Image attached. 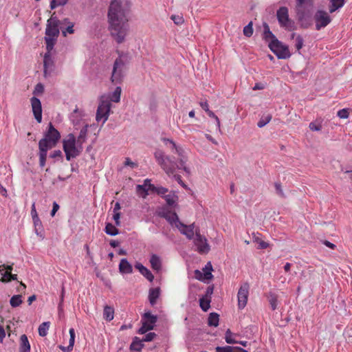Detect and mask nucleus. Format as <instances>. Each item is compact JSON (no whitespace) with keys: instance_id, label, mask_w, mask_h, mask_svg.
<instances>
[{"instance_id":"f257e3e1","label":"nucleus","mask_w":352,"mask_h":352,"mask_svg":"<svg viewBox=\"0 0 352 352\" xmlns=\"http://www.w3.org/2000/svg\"><path fill=\"white\" fill-rule=\"evenodd\" d=\"M129 5L127 1H112L108 10L109 30L118 43L124 42L129 31Z\"/></svg>"},{"instance_id":"f03ea898","label":"nucleus","mask_w":352,"mask_h":352,"mask_svg":"<svg viewBox=\"0 0 352 352\" xmlns=\"http://www.w3.org/2000/svg\"><path fill=\"white\" fill-rule=\"evenodd\" d=\"M60 138V133L54 127L52 123H50L47 132L38 142L39 164L41 167H44L45 165L47 151L56 145Z\"/></svg>"},{"instance_id":"7ed1b4c3","label":"nucleus","mask_w":352,"mask_h":352,"mask_svg":"<svg viewBox=\"0 0 352 352\" xmlns=\"http://www.w3.org/2000/svg\"><path fill=\"white\" fill-rule=\"evenodd\" d=\"M154 155L156 161L166 173L168 176L173 175L182 186L186 188V185L182 181L181 175L175 174L177 169H183V167H181L180 164L172 160L170 156H165L160 150L156 151Z\"/></svg>"},{"instance_id":"20e7f679","label":"nucleus","mask_w":352,"mask_h":352,"mask_svg":"<svg viewBox=\"0 0 352 352\" xmlns=\"http://www.w3.org/2000/svg\"><path fill=\"white\" fill-rule=\"evenodd\" d=\"M63 147L67 161L78 157L82 151V146L77 143L76 138L72 133L68 134L63 140Z\"/></svg>"},{"instance_id":"39448f33","label":"nucleus","mask_w":352,"mask_h":352,"mask_svg":"<svg viewBox=\"0 0 352 352\" xmlns=\"http://www.w3.org/2000/svg\"><path fill=\"white\" fill-rule=\"evenodd\" d=\"M136 192L143 199L146 198L149 195V192L156 193L164 198V196L168 193L169 190L165 187L155 186L151 184V179H144L143 184H138L136 186Z\"/></svg>"},{"instance_id":"423d86ee","label":"nucleus","mask_w":352,"mask_h":352,"mask_svg":"<svg viewBox=\"0 0 352 352\" xmlns=\"http://www.w3.org/2000/svg\"><path fill=\"white\" fill-rule=\"evenodd\" d=\"M45 43L47 50L50 52L53 49L59 35L58 21L52 18L47 21V25L45 31Z\"/></svg>"},{"instance_id":"0eeeda50","label":"nucleus","mask_w":352,"mask_h":352,"mask_svg":"<svg viewBox=\"0 0 352 352\" xmlns=\"http://www.w3.org/2000/svg\"><path fill=\"white\" fill-rule=\"evenodd\" d=\"M162 142L164 145L173 153H175L178 156V163L180 164L181 167H183V170L187 173H190V169L186 166V164L188 161V157L186 154L185 151L182 147L176 144V143L171 139L168 138H162Z\"/></svg>"},{"instance_id":"6e6552de","label":"nucleus","mask_w":352,"mask_h":352,"mask_svg":"<svg viewBox=\"0 0 352 352\" xmlns=\"http://www.w3.org/2000/svg\"><path fill=\"white\" fill-rule=\"evenodd\" d=\"M172 228H176L181 234L185 235L187 239H192L199 234V229L195 226V223L186 224L184 221H169Z\"/></svg>"},{"instance_id":"1a4fd4ad","label":"nucleus","mask_w":352,"mask_h":352,"mask_svg":"<svg viewBox=\"0 0 352 352\" xmlns=\"http://www.w3.org/2000/svg\"><path fill=\"white\" fill-rule=\"evenodd\" d=\"M111 107V102L104 96L101 97L96 111V120L98 122L102 120V124H104L109 118Z\"/></svg>"},{"instance_id":"9d476101","label":"nucleus","mask_w":352,"mask_h":352,"mask_svg":"<svg viewBox=\"0 0 352 352\" xmlns=\"http://www.w3.org/2000/svg\"><path fill=\"white\" fill-rule=\"evenodd\" d=\"M314 6V0H296V12L299 21H302L310 14Z\"/></svg>"},{"instance_id":"9b49d317","label":"nucleus","mask_w":352,"mask_h":352,"mask_svg":"<svg viewBox=\"0 0 352 352\" xmlns=\"http://www.w3.org/2000/svg\"><path fill=\"white\" fill-rule=\"evenodd\" d=\"M270 50L276 55L278 58L286 59L290 57L288 46L283 45L276 37L269 44Z\"/></svg>"},{"instance_id":"f8f14e48","label":"nucleus","mask_w":352,"mask_h":352,"mask_svg":"<svg viewBox=\"0 0 352 352\" xmlns=\"http://www.w3.org/2000/svg\"><path fill=\"white\" fill-rule=\"evenodd\" d=\"M124 62L122 58L119 57L116 58L113 64L112 74L111 77V80L113 84H120L122 81L124 77Z\"/></svg>"},{"instance_id":"ddd939ff","label":"nucleus","mask_w":352,"mask_h":352,"mask_svg":"<svg viewBox=\"0 0 352 352\" xmlns=\"http://www.w3.org/2000/svg\"><path fill=\"white\" fill-rule=\"evenodd\" d=\"M276 16L280 25L286 29L293 27V21L289 17L288 9L286 7H280L276 12Z\"/></svg>"},{"instance_id":"4468645a","label":"nucleus","mask_w":352,"mask_h":352,"mask_svg":"<svg viewBox=\"0 0 352 352\" xmlns=\"http://www.w3.org/2000/svg\"><path fill=\"white\" fill-rule=\"evenodd\" d=\"M250 285L245 282L242 284L239 289L237 297H238V306L239 309H243L248 302L249 295Z\"/></svg>"},{"instance_id":"2eb2a0df","label":"nucleus","mask_w":352,"mask_h":352,"mask_svg":"<svg viewBox=\"0 0 352 352\" xmlns=\"http://www.w3.org/2000/svg\"><path fill=\"white\" fill-rule=\"evenodd\" d=\"M314 19L317 30L326 27L331 22V17L328 13L324 10H318L315 14Z\"/></svg>"},{"instance_id":"dca6fc26","label":"nucleus","mask_w":352,"mask_h":352,"mask_svg":"<svg viewBox=\"0 0 352 352\" xmlns=\"http://www.w3.org/2000/svg\"><path fill=\"white\" fill-rule=\"evenodd\" d=\"M194 243L197 246V250L199 254H206L210 250V246L206 237L199 234L194 239Z\"/></svg>"},{"instance_id":"f3484780","label":"nucleus","mask_w":352,"mask_h":352,"mask_svg":"<svg viewBox=\"0 0 352 352\" xmlns=\"http://www.w3.org/2000/svg\"><path fill=\"white\" fill-rule=\"evenodd\" d=\"M31 105L35 119L38 123L41 122L42 107L40 100L36 97H32L31 98Z\"/></svg>"},{"instance_id":"a211bd4d","label":"nucleus","mask_w":352,"mask_h":352,"mask_svg":"<svg viewBox=\"0 0 352 352\" xmlns=\"http://www.w3.org/2000/svg\"><path fill=\"white\" fill-rule=\"evenodd\" d=\"M164 199L166 204L171 208H174L177 206L179 199L176 192L173 190L169 191L168 193L164 196Z\"/></svg>"},{"instance_id":"6ab92c4d","label":"nucleus","mask_w":352,"mask_h":352,"mask_svg":"<svg viewBox=\"0 0 352 352\" xmlns=\"http://www.w3.org/2000/svg\"><path fill=\"white\" fill-rule=\"evenodd\" d=\"M135 267L139 270V272L150 282H152L154 279V276L152 274L151 271L145 267L142 263H137L135 265Z\"/></svg>"},{"instance_id":"aec40b11","label":"nucleus","mask_w":352,"mask_h":352,"mask_svg":"<svg viewBox=\"0 0 352 352\" xmlns=\"http://www.w3.org/2000/svg\"><path fill=\"white\" fill-rule=\"evenodd\" d=\"M120 225V221H115V224L108 222L105 226V232L110 236H116L119 234L117 226Z\"/></svg>"},{"instance_id":"412c9836","label":"nucleus","mask_w":352,"mask_h":352,"mask_svg":"<svg viewBox=\"0 0 352 352\" xmlns=\"http://www.w3.org/2000/svg\"><path fill=\"white\" fill-rule=\"evenodd\" d=\"M119 270L122 274H131L133 272V267L126 258H122L119 264Z\"/></svg>"},{"instance_id":"4be33fe9","label":"nucleus","mask_w":352,"mask_h":352,"mask_svg":"<svg viewBox=\"0 0 352 352\" xmlns=\"http://www.w3.org/2000/svg\"><path fill=\"white\" fill-rule=\"evenodd\" d=\"M20 352H30V344L28 337L25 334H23L20 337Z\"/></svg>"},{"instance_id":"5701e85b","label":"nucleus","mask_w":352,"mask_h":352,"mask_svg":"<svg viewBox=\"0 0 352 352\" xmlns=\"http://www.w3.org/2000/svg\"><path fill=\"white\" fill-rule=\"evenodd\" d=\"M160 295V289L159 287L152 288L149 290L148 300L152 306L155 305L157 300Z\"/></svg>"},{"instance_id":"b1692460","label":"nucleus","mask_w":352,"mask_h":352,"mask_svg":"<svg viewBox=\"0 0 352 352\" xmlns=\"http://www.w3.org/2000/svg\"><path fill=\"white\" fill-rule=\"evenodd\" d=\"M89 124H85L80 131L79 135L76 139V142L80 145L82 146L83 143L85 142Z\"/></svg>"},{"instance_id":"393cba45","label":"nucleus","mask_w":352,"mask_h":352,"mask_svg":"<svg viewBox=\"0 0 352 352\" xmlns=\"http://www.w3.org/2000/svg\"><path fill=\"white\" fill-rule=\"evenodd\" d=\"M143 340L138 337H135L130 345L131 351H140L144 347Z\"/></svg>"},{"instance_id":"a878e982","label":"nucleus","mask_w":352,"mask_h":352,"mask_svg":"<svg viewBox=\"0 0 352 352\" xmlns=\"http://www.w3.org/2000/svg\"><path fill=\"white\" fill-rule=\"evenodd\" d=\"M63 23L67 25L65 28H64L63 25L60 27L62 33L64 36H66L67 33L73 34L74 32V23L69 21L68 19H65Z\"/></svg>"},{"instance_id":"bb28decb","label":"nucleus","mask_w":352,"mask_h":352,"mask_svg":"<svg viewBox=\"0 0 352 352\" xmlns=\"http://www.w3.org/2000/svg\"><path fill=\"white\" fill-rule=\"evenodd\" d=\"M150 263L152 268L154 270L160 271L162 267L161 260L159 256L155 254H153L150 259Z\"/></svg>"},{"instance_id":"cd10ccee","label":"nucleus","mask_w":352,"mask_h":352,"mask_svg":"<svg viewBox=\"0 0 352 352\" xmlns=\"http://www.w3.org/2000/svg\"><path fill=\"white\" fill-rule=\"evenodd\" d=\"M114 317V309L113 307L106 305L104 308L103 318L107 321H111Z\"/></svg>"},{"instance_id":"c85d7f7f","label":"nucleus","mask_w":352,"mask_h":352,"mask_svg":"<svg viewBox=\"0 0 352 352\" xmlns=\"http://www.w3.org/2000/svg\"><path fill=\"white\" fill-rule=\"evenodd\" d=\"M219 315L212 312L209 314L208 318V324L210 327H217L219 325Z\"/></svg>"},{"instance_id":"c756f323","label":"nucleus","mask_w":352,"mask_h":352,"mask_svg":"<svg viewBox=\"0 0 352 352\" xmlns=\"http://www.w3.org/2000/svg\"><path fill=\"white\" fill-rule=\"evenodd\" d=\"M331 6L329 7V12L333 13L338 9L342 8L344 4V0H329Z\"/></svg>"},{"instance_id":"7c9ffc66","label":"nucleus","mask_w":352,"mask_h":352,"mask_svg":"<svg viewBox=\"0 0 352 352\" xmlns=\"http://www.w3.org/2000/svg\"><path fill=\"white\" fill-rule=\"evenodd\" d=\"M212 266L210 262L207 263L205 267L203 268L204 278L206 280H211L213 278L212 274Z\"/></svg>"},{"instance_id":"2f4dec72","label":"nucleus","mask_w":352,"mask_h":352,"mask_svg":"<svg viewBox=\"0 0 352 352\" xmlns=\"http://www.w3.org/2000/svg\"><path fill=\"white\" fill-rule=\"evenodd\" d=\"M292 39L295 38V47L298 51H299L304 45V40L300 35H296L295 33H292L291 35Z\"/></svg>"},{"instance_id":"473e14b6","label":"nucleus","mask_w":352,"mask_h":352,"mask_svg":"<svg viewBox=\"0 0 352 352\" xmlns=\"http://www.w3.org/2000/svg\"><path fill=\"white\" fill-rule=\"evenodd\" d=\"M50 322H44L41 324H40L38 327V334L40 336L44 337L47 333V330L49 329Z\"/></svg>"},{"instance_id":"72a5a7b5","label":"nucleus","mask_w":352,"mask_h":352,"mask_svg":"<svg viewBox=\"0 0 352 352\" xmlns=\"http://www.w3.org/2000/svg\"><path fill=\"white\" fill-rule=\"evenodd\" d=\"M121 87H117L114 91L112 93L110 97V100L114 102H118L120 100V95H121Z\"/></svg>"},{"instance_id":"f704fd0d","label":"nucleus","mask_w":352,"mask_h":352,"mask_svg":"<svg viewBox=\"0 0 352 352\" xmlns=\"http://www.w3.org/2000/svg\"><path fill=\"white\" fill-rule=\"evenodd\" d=\"M44 64V73L47 74L48 69L51 68L52 66V60L50 55V52L47 51V53L45 54L43 60Z\"/></svg>"},{"instance_id":"c9c22d12","label":"nucleus","mask_w":352,"mask_h":352,"mask_svg":"<svg viewBox=\"0 0 352 352\" xmlns=\"http://www.w3.org/2000/svg\"><path fill=\"white\" fill-rule=\"evenodd\" d=\"M22 302L21 295H14L10 300V304L12 307H19Z\"/></svg>"},{"instance_id":"e433bc0d","label":"nucleus","mask_w":352,"mask_h":352,"mask_svg":"<svg viewBox=\"0 0 352 352\" xmlns=\"http://www.w3.org/2000/svg\"><path fill=\"white\" fill-rule=\"evenodd\" d=\"M210 299H205V298H201L199 299V305L204 311H207L210 307Z\"/></svg>"},{"instance_id":"4c0bfd02","label":"nucleus","mask_w":352,"mask_h":352,"mask_svg":"<svg viewBox=\"0 0 352 352\" xmlns=\"http://www.w3.org/2000/svg\"><path fill=\"white\" fill-rule=\"evenodd\" d=\"M34 223L36 234L40 236L42 239H43L44 232L42 226V221H34Z\"/></svg>"},{"instance_id":"58836bf2","label":"nucleus","mask_w":352,"mask_h":352,"mask_svg":"<svg viewBox=\"0 0 352 352\" xmlns=\"http://www.w3.org/2000/svg\"><path fill=\"white\" fill-rule=\"evenodd\" d=\"M144 319L146 320L148 324L153 325L157 322V318L156 316L151 314L150 312H146L143 316Z\"/></svg>"},{"instance_id":"ea45409f","label":"nucleus","mask_w":352,"mask_h":352,"mask_svg":"<svg viewBox=\"0 0 352 352\" xmlns=\"http://www.w3.org/2000/svg\"><path fill=\"white\" fill-rule=\"evenodd\" d=\"M153 329V325L151 324H148L147 322H143L142 326L139 329L138 333L140 334H144L146 333L148 331L152 330Z\"/></svg>"},{"instance_id":"a19ab883","label":"nucleus","mask_w":352,"mask_h":352,"mask_svg":"<svg viewBox=\"0 0 352 352\" xmlns=\"http://www.w3.org/2000/svg\"><path fill=\"white\" fill-rule=\"evenodd\" d=\"M252 22H250L243 28V34L248 37H250L253 34Z\"/></svg>"},{"instance_id":"79ce46f5","label":"nucleus","mask_w":352,"mask_h":352,"mask_svg":"<svg viewBox=\"0 0 352 352\" xmlns=\"http://www.w3.org/2000/svg\"><path fill=\"white\" fill-rule=\"evenodd\" d=\"M270 304L271 305V307L272 310H275L277 307L278 304V297L276 294H270V300H269Z\"/></svg>"},{"instance_id":"37998d69","label":"nucleus","mask_w":352,"mask_h":352,"mask_svg":"<svg viewBox=\"0 0 352 352\" xmlns=\"http://www.w3.org/2000/svg\"><path fill=\"white\" fill-rule=\"evenodd\" d=\"M69 348L67 349H73L74 342H75V331L73 328L69 329Z\"/></svg>"},{"instance_id":"c03bdc74","label":"nucleus","mask_w":352,"mask_h":352,"mask_svg":"<svg viewBox=\"0 0 352 352\" xmlns=\"http://www.w3.org/2000/svg\"><path fill=\"white\" fill-rule=\"evenodd\" d=\"M232 333L230 329H227V331L226 332V336H225L226 342L228 344H236V343H238V341H236L234 339L232 338Z\"/></svg>"},{"instance_id":"a18cd8bd","label":"nucleus","mask_w":352,"mask_h":352,"mask_svg":"<svg viewBox=\"0 0 352 352\" xmlns=\"http://www.w3.org/2000/svg\"><path fill=\"white\" fill-rule=\"evenodd\" d=\"M272 120V116H270V115H267V116H265V118H262L257 123V126L259 127V128H262L264 126H265L267 123H269L270 122V120Z\"/></svg>"},{"instance_id":"49530a36","label":"nucleus","mask_w":352,"mask_h":352,"mask_svg":"<svg viewBox=\"0 0 352 352\" xmlns=\"http://www.w3.org/2000/svg\"><path fill=\"white\" fill-rule=\"evenodd\" d=\"M120 209V206L118 202H117L115 204L114 208H113V220H119L120 218V214L119 212V210Z\"/></svg>"},{"instance_id":"de8ad7c7","label":"nucleus","mask_w":352,"mask_h":352,"mask_svg":"<svg viewBox=\"0 0 352 352\" xmlns=\"http://www.w3.org/2000/svg\"><path fill=\"white\" fill-rule=\"evenodd\" d=\"M68 0H52L50 3L52 9H54L57 6H63L67 3Z\"/></svg>"},{"instance_id":"09e8293b","label":"nucleus","mask_w":352,"mask_h":352,"mask_svg":"<svg viewBox=\"0 0 352 352\" xmlns=\"http://www.w3.org/2000/svg\"><path fill=\"white\" fill-rule=\"evenodd\" d=\"M337 116L341 119H346L349 118V109H342L338 111Z\"/></svg>"},{"instance_id":"8fccbe9b","label":"nucleus","mask_w":352,"mask_h":352,"mask_svg":"<svg viewBox=\"0 0 352 352\" xmlns=\"http://www.w3.org/2000/svg\"><path fill=\"white\" fill-rule=\"evenodd\" d=\"M213 291H214V285H213L208 287V288L206 289V294H205L204 296H203L202 298H205V299H210L211 300V296L213 294Z\"/></svg>"},{"instance_id":"3c124183","label":"nucleus","mask_w":352,"mask_h":352,"mask_svg":"<svg viewBox=\"0 0 352 352\" xmlns=\"http://www.w3.org/2000/svg\"><path fill=\"white\" fill-rule=\"evenodd\" d=\"M264 37L265 39L271 38L272 41L274 39V37H276L270 30L267 25H266L265 28Z\"/></svg>"},{"instance_id":"603ef678","label":"nucleus","mask_w":352,"mask_h":352,"mask_svg":"<svg viewBox=\"0 0 352 352\" xmlns=\"http://www.w3.org/2000/svg\"><path fill=\"white\" fill-rule=\"evenodd\" d=\"M170 19L174 21V23L176 25H181L184 21L183 17L179 15H172Z\"/></svg>"},{"instance_id":"864d4df0","label":"nucleus","mask_w":352,"mask_h":352,"mask_svg":"<svg viewBox=\"0 0 352 352\" xmlns=\"http://www.w3.org/2000/svg\"><path fill=\"white\" fill-rule=\"evenodd\" d=\"M309 127L311 131H319L322 129L321 124H316L314 122L309 123Z\"/></svg>"},{"instance_id":"5fc2aeb1","label":"nucleus","mask_w":352,"mask_h":352,"mask_svg":"<svg viewBox=\"0 0 352 352\" xmlns=\"http://www.w3.org/2000/svg\"><path fill=\"white\" fill-rule=\"evenodd\" d=\"M207 114L209 117L214 118L215 120L217 128L220 129V120L219 118L210 110L207 112Z\"/></svg>"},{"instance_id":"6e6d98bb","label":"nucleus","mask_w":352,"mask_h":352,"mask_svg":"<svg viewBox=\"0 0 352 352\" xmlns=\"http://www.w3.org/2000/svg\"><path fill=\"white\" fill-rule=\"evenodd\" d=\"M156 336V334L153 332H150L147 333L144 338L142 339L143 342H151L154 338Z\"/></svg>"},{"instance_id":"4d7b16f0","label":"nucleus","mask_w":352,"mask_h":352,"mask_svg":"<svg viewBox=\"0 0 352 352\" xmlns=\"http://www.w3.org/2000/svg\"><path fill=\"white\" fill-rule=\"evenodd\" d=\"M223 349H221L223 352H236L238 349L239 346H221Z\"/></svg>"},{"instance_id":"13d9d810","label":"nucleus","mask_w":352,"mask_h":352,"mask_svg":"<svg viewBox=\"0 0 352 352\" xmlns=\"http://www.w3.org/2000/svg\"><path fill=\"white\" fill-rule=\"evenodd\" d=\"M124 165L130 166L132 168H135V167L138 166V165L135 163L133 162L129 157L126 158L125 162H124Z\"/></svg>"},{"instance_id":"bf43d9fd","label":"nucleus","mask_w":352,"mask_h":352,"mask_svg":"<svg viewBox=\"0 0 352 352\" xmlns=\"http://www.w3.org/2000/svg\"><path fill=\"white\" fill-rule=\"evenodd\" d=\"M61 156H62V152L60 150L54 151L50 154V157H52V158H56L58 157H61Z\"/></svg>"},{"instance_id":"052dcab7","label":"nucleus","mask_w":352,"mask_h":352,"mask_svg":"<svg viewBox=\"0 0 352 352\" xmlns=\"http://www.w3.org/2000/svg\"><path fill=\"white\" fill-rule=\"evenodd\" d=\"M59 209V205L56 202L53 203V208L51 211V216L54 217L55 213L57 212V210Z\"/></svg>"},{"instance_id":"680f3d73","label":"nucleus","mask_w":352,"mask_h":352,"mask_svg":"<svg viewBox=\"0 0 352 352\" xmlns=\"http://www.w3.org/2000/svg\"><path fill=\"white\" fill-rule=\"evenodd\" d=\"M275 188H276V192L280 195V196H283V190H282V188H281V185L279 183H276L275 184Z\"/></svg>"},{"instance_id":"e2e57ef3","label":"nucleus","mask_w":352,"mask_h":352,"mask_svg":"<svg viewBox=\"0 0 352 352\" xmlns=\"http://www.w3.org/2000/svg\"><path fill=\"white\" fill-rule=\"evenodd\" d=\"M10 272L6 271L3 274V277L0 279V281L1 282H8L7 279L10 278Z\"/></svg>"},{"instance_id":"0e129e2a","label":"nucleus","mask_w":352,"mask_h":352,"mask_svg":"<svg viewBox=\"0 0 352 352\" xmlns=\"http://www.w3.org/2000/svg\"><path fill=\"white\" fill-rule=\"evenodd\" d=\"M200 105L201 107V108L207 113L208 111H210L209 109V105L208 104L207 102H200Z\"/></svg>"},{"instance_id":"69168bd1","label":"nucleus","mask_w":352,"mask_h":352,"mask_svg":"<svg viewBox=\"0 0 352 352\" xmlns=\"http://www.w3.org/2000/svg\"><path fill=\"white\" fill-rule=\"evenodd\" d=\"M258 244H259V246H258L259 249H265L269 246V244L267 243H266L262 240L259 241Z\"/></svg>"},{"instance_id":"338daca9","label":"nucleus","mask_w":352,"mask_h":352,"mask_svg":"<svg viewBox=\"0 0 352 352\" xmlns=\"http://www.w3.org/2000/svg\"><path fill=\"white\" fill-rule=\"evenodd\" d=\"M195 274L196 278H197L198 280H202L203 279V274L199 270H196L195 271Z\"/></svg>"},{"instance_id":"774afa93","label":"nucleus","mask_w":352,"mask_h":352,"mask_svg":"<svg viewBox=\"0 0 352 352\" xmlns=\"http://www.w3.org/2000/svg\"><path fill=\"white\" fill-rule=\"evenodd\" d=\"M323 244L331 249H334L336 248V245L329 242V241H324Z\"/></svg>"}]
</instances>
